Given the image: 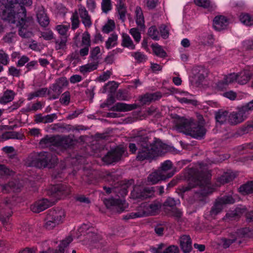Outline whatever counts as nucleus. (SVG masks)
Returning <instances> with one entry per match:
<instances>
[{"mask_svg": "<svg viewBox=\"0 0 253 253\" xmlns=\"http://www.w3.org/2000/svg\"><path fill=\"white\" fill-rule=\"evenodd\" d=\"M19 133L16 131H6L0 135V141H4L8 139H20Z\"/></svg>", "mask_w": 253, "mask_h": 253, "instance_id": "nucleus-37", "label": "nucleus"}, {"mask_svg": "<svg viewBox=\"0 0 253 253\" xmlns=\"http://www.w3.org/2000/svg\"><path fill=\"white\" fill-rule=\"evenodd\" d=\"M176 201L173 198L171 197L168 198L163 204L164 206L166 207H168L171 208L172 209L174 208V207L176 206Z\"/></svg>", "mask_w": 253, "mask_h": 253, "instance_id": "nucleus-63", "label": "nucleus"}, {"mask_svg": "<svg viewBox=\"0 0 253 253\" xmlns=\"http://www.w3.org/2000/svg\"><path fill=\"white\" fill-rule=\"evenodd\" d=\"M180 246L181 250L184 253H189L191 252L192 247V241L189 235H183L179 239Z\"/></svg>", "mask_w": 253, "mask_h": 253, "instance_id": "nucleus-21", "label": "nucleus"}, {"mask_svg": "<svg viewBox=\"0 0 253 253\" xmlns=\"http://www.w3.org/2000/svg\"><path fill=\"white\" fill-rule=\"evenodd\" d=\"M236 240V237L235 235H232L230 239L223 238L221 239V243L223 247L225 249L228 248Z\"/></svg>", "mask_w": 253, "mask_h": 253, "instance_id": "nucleus-49", "label": "nucleus"}, {"mask_svg": "<svg viewBox=\"0 0 253 253\" xmlns=\"http://www.w3.org/2000/svg\"><path fill=\"white\" fill-rule=\"evenodd\" d=\"M126 150L122 147H117L111 149L102 158V161L107 164H112L122 160L124 156H125Z\"/></svg>", "mask_w": 253, "mask_h": 253, "instance_id": "nucleus-4", "label": "nucleus"}, {"mask_svg": "<svg viewBox=\"0 0 253 253\" xmlns=\"http://www.w3.org/2000/svg\"><path fill=\"white\" fill-rule=\"evenodd\" d=\"M224 79L228 85L234 83V82H237V74L234 73L225 76Z\"/></svg>", "mask_w": 253, "mask_h": 253, "instance_id": "nucleus-58", "label": "nucleus"}, {"mask_svg": "<svg viewBox=\"0 0 253 253\" xmlns=\"http://www.w3.org/2000/svg\"><path fill=\"white\" fill-rule=\"evenodd\" d=\"M204 72V70H199L197 68L194 69L193 70L194 78L196 83L198 84L202 83L205 79Z\"/></svg>", "mask_w": 253, "mask_h": 253, "instance_id": "nucleus-39", "label": "nucleus"}, {"mask_svg": "<svg viewBox=\"0 0 253 253\" xmlns=\"http://www.w3.org/2000/svg\"><path fill=\"white\" fill-rule=\"evenodd\" d=\"M49 217L47 216L46 217V222L45 223L44 226L47 229L51 230L57 224H58V223L56 222L55 221L53 220V219L49 220Z\"/></svg>", "mask_w": 253, "mask_h": 253, "instance_id": "nucleus-61", "label": "nucleus"}, {"mask_svg": "<svg viewBox=\"0 0 253 253\" xmlns=\"http://www.w3.org/2000/svg\"><path fill=\"white\" fill-rule=\"evenodd\" d=\"M46 87L42 88L35 92H31L28 95V100H31L36 97L43 96L47 92Z\"/></svg>", "mask_w": 253, "mask_h": 253, "instance_id": "nucleus-42", "label": "nucleus"}, {"mask_svg": "<svg viewBox=\"0 0 253 253\" xmlns=\"http://www.w3.org/2000/svg\"><path fill=\"white\" fill-rule=\"evenodd\" d=\"M189 183L187 185L182 186L179 190L181 193L189 191L192 188L198 187L200 191L195 193L204 196L207 194V185L210 174L205 167L200 165L199 168H192L189 170Z\"/></svg>", "mask_w": 253, "mask_h": 253, "instance_id": "nucleus-2", "label": "nucleus"}, {"mask_svg": "<svg viewBox=\"0 0 253 253\" xmlns=\"http://www.w3.org/2000/svg\"><path fill=\"white\" fill-rule=\"evenodd\" d=\"M72 29L75 30L79 27L80 25V20L79 19L78 12L75 11L71 17Z\"/></svg>", "mask_w": 253, "mask_h": 253, "instance_id": "nucleus-52", "label": "nucleus"}, {"mask_svg": "<svg viewBox=\"0 0 253 253\" xmlns=\"http://www.w3.org/2000/svg\"><path fill=\"white\" fill-rule=\"evenodd\" d=\"M98 62H94L91 61L90 63L81 66L80 71L82 73L84 74L87 72H90L96 70L98 67Z\"/></svg>", "mask_w": 253, "mask_h": 253, "instance_id": "nucleus-32", "label": "nucleus"}, {"mask_svg": "<svg viewBox=\"0 0 253 253\" xmlns=\"http://www.w3.org/2000/svg\"><path fill=\"white\" fill-rule=\"evenodd\" d=\"M118 36L116 34H113L106 42V47L107 49L115 46L117 44Z\"/></svg>", "mask_w": 253, "mask_h": 253, "instance_id": "nucleus-47", "label": "nucleus"}, {"mask_svg": "<svg viewBox=\"0 0 253 253\" xmlns=\"http://www.w3.org/2000/svg\"><path fill=\"white\" fill-rule=\"evenodd\" d=\"M40 144L42 147H59L61 145L62 142L61 141L57 140L55 137H48L47 136L40 141Z\"/></svg>", "mask_w": 253, "mask_h": 253, "instance_id": "nucleus-22", "label": "nucleus"}, {"mask_svg": "<svg viewBox=\"0 0 253 253\" xmlns=\"http://www.w3.org/2000/svg\"><path fill=\"white\" fill-rule=\"evenodd\" d=\"M102 11L107 13L111 9V3L110 0H102L101 3Z\"/></svg>", "mask_w": 253, "mask_h": 253, "instance_id": "nucleus-60", "label": "nucleus"}, {"mask_svg": "<svg viewBox=\"0 0 253 253\" xmlns=\"http://www.w3.org/2000/svg\"><path fill=\"white\" fill-rule=\"evenodd\" d=\"M104 203L107 208L113 207V208L119 213L123 212L126 208V207L124 206L125 201L120 199H115L113 198L105 199L104 201Z\"/></svg>", "mask_w": 253, "mask_h": 253, "instance_id": "nucleus-11", "label": "nucleus"}, {"mask_svg": "<svg viewBox=\"0 0 253 253\" xmlns=\"http://www.w3.org/2000/svg\"><path fill=\"white\" fill-rule=\"evenodd\" d=\"M9 63V56L2 49H0V64L7 65Z\"/></svg>", "mask_w": 253, "mask_h": 253, "instance_id": "nucleus-55", "label": "nucleus"}, {"mask_svg": "<svg viewBox=\"0 0 253 253\" xmlns=\"http://www.w3.org/2000/svg\"><path fill=\"white\" fill-rule=\"evenodd\" d=\"M235 200L231 196H224L217 198L210 211V215L214 217L222 211L224 206L234 203Z\"/></svg>", "mask_w": 253, "mask_h": 253, "instance_id": "nucleus-5", "label": "nucleus"}, {"mask_svg": "<svg viewBox=\"0 0 253 253\" xmlns=\"http://www.w3.org/2000/svg\"><path fill=\"white\" fill-rule=\"evenodd\" d=\"M65 211L60 208L52 209L48 211L47 216L49 217V219H53L58 224L65 217Z\"/></svg>", "mask_w": 253, "mask_h": 253, "instance_id": "nucleus-15", "label": "nucleus"}, {"mask_svg": "<svg viewBox=\"0 0 253 253\" xmlns=\"http://www.w3.org/2000/svg\"><path fill=\"white\" fill-rule=\"evenodd\" d=\"M38 153L33 152L30 154L25 159V165L27 167H35L37 168L38 163Z\"/></svg>", "mask_w": 253, "mask_h": 253, "instance_id": "nucleus-27", "label": "nucleus"}, {"mask_svg": "<svg viewBox=\"0 0 253 253\" xmlns=\"http://www.w3.org/2000/svg\"><path fill=\"white\" fill-rule=\"evenodd\" d=\"M151 46L156 55L161 58L167 57V54L166 52L162 48V46L158 43L152 44Z\"/></svg>", "mask_w": 253, "mask_h": 253, "instance_id": "nucleus-36", "label": "nucleus"}, {"mask_svg": "<svg viewBox=\"0 0 253 253\" xmlns=\"http://www.w3.org/2000/svg\"><path fill=\"white\" fill-rule=\"evenodd\" d=\"M115 27V25L114 21L109 20L108 23L103 26L102 31L105 33H109L113 30Z\"/></svg>", "mask_w": 253, "mask_h": 253, "instance_id": "nucleus-56", "label": "nucleus"}, {"mask_svg": "<svg viewBox=\"0 0 253 253\" xmlns=\"http://www.w3.org/2000/svg\"><path fill=\"white\" fill-rule=\"evenodd\" d=\"M159 32L156 26H151L148 31V34L152 39L158 41L159 40L158 36Z\"/></svg>", "mask_w": 253, "mask_h": 253, "instance_id": "nucleus-50", "label": "nucleus"}, {"mask_svg": "<svg viewBox=\"0 0 253 253\" xmlns=\"http://www.w3.org/2000/svg\"><path fill=\"white\" fill-rule=\"evenodd\" d=\"M172 164L169 161L167 160L162 164L161 166L158 169L163 174L166 175L167 178L171 177L174 174V171L168 172L172 168Z\"/></svg>", "mask_w": 253, "mask_h": 253, "instance_id": "nucleus-24", "label": "nucleus"}, {"mask_svg": "<svg viewBox=\"0 0 253 253\" xmlns=\"http://www.w3.org/2000/svg\"><path fill=\"white\" fill-rule=\"evenodd\" d=\"M80 15L82 22L86 28H90L92 25L90 16L84 7L81 6L79 8L78 15Z\"/></svg>", "mask_w": 253, "mask_h": 253, "instance_id": "nucleus-19", "label": "nucleus"}, {"mask_svg": "<svg viewBox=\"0 0 253 253\" xmlns=\"http://www.w3.org/2000/svg\"><path fill=\"white\" fill-rule=\"evenodd\" d=\"M207 130L205 127L194 121L189 135L196 139H201L205 135Z\"/></svg>", "mask_w": 253, "mask_h": 253, "instance_id": "nucleus-12", "label": "nucleus"}, {"mask_svg": "<svg viewBox=\"0 0 253 253\" xmlns=\"http://www.w3.org/2000/svg\"><path fill=\"white\" fill-rule=\"evenodd\" d=\"M67 41V36L60 37L55 41V48L56 50L63 49L65 48Z\"/></svg>", "mask_w": 253, "mask_h": 253, "instance_id": "nucleus-44", "label": "nucleus"}, {"mask_svg": "<svg viewBox=\"0 0 253 253\" xmlns=\"http://www.w3.org/2000/svg\"><path fill=\"white\" fill-rule=\"evenodd\" d=\"M194 2L197 5L209 8L210 10H212L213 8L212 6L211 5L210 0H194Z\"/></svg>", "mask_w": 253, "mask_h": 253, "instance_id": "nucleus-51", "label": "nucleus"}, {"mask_svg": "<svg viewBox=\"0 0 253 253\" xmlns=\"http://www.w3.org/2000/svg\"><path fill=\"white\" fill-rule=\"evenodd\" d=\"M228 23V20L225 16H216L213 20V27L215 30L220 31L225 29Z\"/></svg>", "mask_w": 253, "mask_h": 253, "instance_id": "nucleus-16", "label": "nucleus"}, {"mask_svg": "<svg viewBox=\"0 0 253 253\" xmlns=\"http://www.w3.org/2000/svg\"><path fill=\"white\" fill-rule=\"evenodd\" d=\"M1 190L3 193H9L11 191L14 192H18L21 190L22 187V184L20 181L14 179L9 181L5 185H2Z\"/></svg>", "mask_w": 253, "mask_h": 253, "instance_id": "nucleus-13", "label": "nucleus"}, {"mask_svg": "<svg viewBox=\"0 0 253 253\" xmlns=\"http://www.w3.org/2000/svg\"><path fill=\"white\" fill-rule=\"evenodd\" d=\"M138 105L136 104H127L125 103H117L109 110L113 111L126 112L136 109Z\"/></svg>", "mask_w": 253, "mask_h": 253, "instance_id": "nucleus-20", "label": "nucleus"}, {"mask_svg": "<svg viewBox=\"0 0 253 253\" xmlns=\"http://www.w3.org/2000/svg\"><path fill=\"white\" fill-rule=\"evenodd\" d=\"M132 55L138 62H144L147 59L146 56L140 52L138 51L134 52L132 54Z\"/></svg>", "mask_w": 253, "mask_h": 253, "instance_id": "nucleus-64", "label": "nucleus"}, {"mask_svg": "<svg viewBox=\"0 0 253 253\" xmlns=\"http://www.w3.org/2000/svg\"><path fill=\"white\" fill-rule=\"evenodd\" d=\"M117 12L119 16V19L122 22H125L126 20V16L127 12L126 7L124 3V1H120L119 4L117 7Z\"/></svg>", "mask_w": 253, "mask_h": 253, "instance_id": "nucleus-33", "label": "nucleus"}, {"mask_svg": "<svg viewBox=\"0 0 253 253\" xmlns=\"http://www.w3.org/2000/svg\"><path fill=\"white\" fill-rule=\"evenodd\" d=\"M247 117L245 112L242 107H240L237 111L233 112L229 115L228 122L231 125H237L244 122Z\"/></svg>", "mask_w": 253, "mask_h": 253, "instance_id": "nucleus-10", "label": "nucleus"}, {"mask_svg": "<svg viewBox=\"0 0 253 253\" xmlns=\"http://www.w3.org/2000/svg\"><path fill=\"white\" fill-rule=\"evenodd\" d=\"M52 205V203L47 199H43L37 202L31 207V210L36 213L40 212Z\"/></svg>", "mask_w": 253, "mask_h": 253, "instance_id": "nucleus-18", "label": "nucleus"}, {"mask_svg": "<svg viewBox=\"0 0 253 253\" xmlns=\"http://www.w3.org/2000/svg\"><path fill=\"white\" fill-rule=\"evenodd\" d=\"M154 188H145L141 192L139 197L142 199H145L151 197L154 194Z\"/></svg>", "mask_w": 253, "mask_h": 253, "instance_id": "nucleus-46", "label": "nucleus"}, {"mask_svg": "<svg viewBox=\"0 0 253 253\" xmlns=\"http://www.w3.org/2000/svg\"><path fill=\"white\" fill-rule=\"evenodd\" d=\"M237 83L240 84H245L253 77V73L248 70H244L237 74Z\"/></svg>", "mask_w": 253, "mask_h": 253, "instance_id": "nucleus-23", "label": "nucleus"}, {"mask_svg": "<svg viewBox=\"0 0 253 253\" xmlns=\"http://www.w3.org/2000/svg\"><path fill=\"white\" fill-rule=\"evenodd\" d=\"M195 120L192 118L178 117L175 121V126L180 132L189 135Z\"/></svg>", "mask_w": 253, "mask_h": 253, "instance_id": "nucleus-8", "label": "nucleus"}, {"mask_svg": "<svg viewBox=\"0 0 253 253\" xmlns=\"http://www.w3.org/2000/svg\"><path fill=\"white\" fill-rule=\"evenodd\" d=\"M167 179L166 175L162 174L158 169L150 174L148 177V181L152 184L157 183L160 181L165 180Z\"/></svg>", "mask_w": 253, "mask_h": 253, "instance_id": "nucleus-25", "label": "nucleus"}, {"mask_svg": "<svg viewBox=\"0 0 253 253\" xmlns=\"http://www.w3.org/2000/svg\"><path fill=\"white\" fill-rule=\"evenodd\" d=\"M235 177V175L232 172L228 171L218 177L217 182L220 184H224L232 181Z\"/></svg>", "mask_w": 253, "mask_h": 253, "instance_id": "nucleus-31", "label": "nucleus"}, {"mask_svg": "<svg viewBox=\"0 0 253 253\" xmlns=\"http://www.w3.org/2000/svg\"><path fill=\"white\" fill-rule=\"evenodd\" d=\"M162 95L160 92H156L153 93H147L141 96L139 98V101L143 104H150L153 101L160 99Z\"/></svg>", "mask_w": 253, "mask_h": 253, "instance_id": "nucleus-17", "label": "nucleus"}, {"mask_svg": "<svg viewBox=\"0 0 253 253\" xmlns=\"http://www.w3.org/2000/svg\"><path fill=\"white\" fill-rule=\"evenodd\" d=\"M51 194L54 197L61 198L69 194L70 190L66 185L62 184L53 185L51 188Z\"/></svg>", "mask_w": 253, "mask_h": 253, "instance_id": "nucleus-14", "label": "nucleus"}, {"mask_svg": "<svg viewBox=\"0 0 253 253\" xmlns=\"http://www.w3.org/2000/svg\"><path fill=\"white\" fill-rule=\"evenodd\" d=\"M39 154L37 168L39 169L52 168L56 163V158L52 154L47 152H41Z\"/></svg>", "mask_w": 253, "mask_h": 253, "instance_id": "nucleus-7", "label": "nucleus"}, {"mask_svg": "<svg viewBox=\"0 0 253 253\" xmlns=\"http://www.w3.org/2000/svg\"><path fill=\"white\" fill-rule=\"evenodd\" d=\"M100 53V49L99 46H96L92 49L90 53V58L91 61L98 62L99 58V53Z\"/></svg>", "mask_w": 253, "mask_h": 253, "instance_id": "nucleus-45", "label": "nucleus"}, {"mask_svg": "<svg viewBox=\"0 0 253 253\" xmlns=\"http://www.w3.org/2000/svg\"><path fill=\"white\" fill-rule=\"evenodd\" d=\"M241 22L247 26L253 25V19L248 14H241L240 16Z\"/></svg>", "mask_w": 253, "mask_h": 253, "instance_id": "nucleus-48", "label": "nucleus"}, {"mask_svg": "<svg viewBox=\"0 0 253 253\" xmlns=\"http://www.w3.org/2000/svg\"><path fill=\"white\" fill-rule=\"evenodd\" d=\"M12 3L14 4V16L25 17L26 10L24 6H30L32 3V0H11Z\"/></svg>", "mask_w": 253, "mask_h": 253, "instance_id": "nucleus-9", "label": "nucleus"}, {"mask_svg": "<svg viewBox=\"0 0 253 253\" xmlns=\"http://www.w3.org/2000/svg\"><path fill=\"white\" fill-rule=\"evenodd\" d=\"M61 103L65 105H68L70 101V94L69 92L66 91L62 94L61 97L60 99Z\"/></svg>", "mask_w": 253, "mask_h": 253, "instance_id": "nucleus-59", "label": "nucleus"}, {"mask_svg": "<svg viewBox=\"0 0 253 253\" xmlns=\"http://www.w3.org/2000/svg\"><path fill=\"white\" fill-rule=\"evenodd\" d=\"M228 112L226 111H219L215 114V119L220 125L224 124L227 120Z\"/></svg>", "mask_w": 253, "mask_h": 253, "instance_id": "nucleus-40", "label": "nucleus"}, {"mask_svg": "<svg viewBox=\"0 0 253 253\" xmlns=\"http://www.w3.org/2000/svg\"><path fill=\"white\" fill-rule=\"evenodd\" d=\"M253 130V122L248 124L239 129L236 132V134L241 136L248 133Z\"/></svg>", "mask_w": 253, "mask_h": 253, "instance_id": "nucleus-43", "label": "nucleus"}, {"mask_svg": "<svg viewBox=\"0 0 253 253\" xmlns=\"http://www.w3.org/2000/svg\"><path fill=\"white\" fill-rule=\"evenodd\" d=\"M253 230L249 228H244L239 230L238 233L242 237L253 238Z\"/></svg>", "mask_w": 253, "mask_h": 253, "instance_id": "nucleus-53", "label": "nucleus"}, {"mask_svg": "<svg viewBox=\"0 0 253 253\" xmlns=\"http://www.w3.org/2000/svg\"><path fill=\"white\" fill-rule=\"evenodd\" d=\"M14 6L11 0H0V16L2 20L8 21L15 16Z\"/></svg>", "mask_w": 253, "mask_h": 253, "instance_id": "nucleus-6", "label": "nucleus"}, {"mask_svg": "<svg viewBox=\"0 0 253 253\" xmlns=\"http://www.w3.org/2000/svg\"><path fill=\"white\" fill-rule=\"evenodd\" d=\"M49 90H48L47 92L48 95H50L51 93V90H52L53 92L54 93L53 94H52L51 97L49 98V99H55L56 98H58L59 96V95L61 94V93L62 92V88H61L60 86H58L55 84H53L51 87L49 88Z\"/></svg>", "mask_w": 253, "mask_h": 253, "instance_id": "nucleus-34", "label": "nucleus"}, {"mask_svg": "<svg viewBox=\"0 0 253 253\" xmlns=\"http://www.w3.org/2000/svg\"><path fill=\"white\" fill-rule=\"evenodd\" d=\"M135 13L136 15V23L138 26L141 29H144L145 28L144 25V18L142 10L140 6L136 7Z\"/></svg>", "mask_w": 253, "mask_h": 253, "instance_id": "nucleus-28", "label": "nucleus"}, {"mask_svg": "<svg viewBox=\"0 0 253 253\" xmlns=\"http://www.w3.org/2000/svg\"><path fill=\"white\" fill-rule=\"evenodd\" d=\"M82 43L85 46H90V36L87 31L84 32L83 34Z\"/></svg>", "mask_w": 253, "mask_h": 253, "instance_id": "nucleus-57", "label": "nucleus"}, {"mask_svg": "<svg viewBox=\"0 0 253 253\" xmlns=\"http://www.w3.org/2000/svg\"><path fill=\"white\" fill-rule=\"evenodd\" d=\"M132 141L135 143L129 144V151L132 154L137 152L136 159L139 161L151 162L159 154L164 153L166 147L160 140L152 138L150 134L144 130L137 131L133 137Z\"/></svg>", "mask_w": 253, "mask_h": 253, "instance_id": "nucleus-1", "label": "nucleus"}, {"mask_svg": "<svg viewBox=\"0 0 253 253\" xmlns=\"http://www.w3.org/2000/svg\"><path fill=\"white\" fill-rule=\"evenodd\" d=\"M239 191L244 194L253 193V180L241 185L239 188Z\"/></svg>", "mask_w": 253, "mask_h": 253, "instance_id": "nucleus-35", "label": "nucleus"}, {"mask_svg": "<svg viewBox=\"0 0 253 253\" xmlns=\"http://www.w3.org/2000/svg\"><path fill=\"white\" fill-rule=\"evenodd\" d=\"M122 37V45L124 46L129 47L131 49L135 48V45L133 44L132 41L128 35L123 33Z\"/></svg>", "mask_w": 253, "mask_h": 253, "instance_id": "nucleus-41", "label": "nucleus"}, {"mask_svg": "<svg viewBox=\"0 0 253 253\" xmlns=\"http://www.w3.org/2000/svg\"><path fill=\"white\" fill-rule=\"evenodd\" d=\"M37 17L39 24L42 27H45L48 25L49 20L43 10H39L37 14Z\"/></svg>", "mask_w": 253, "mask_h": 253, "instance_id": "nucleus-30", "label": "nucleus"}, {"mask_svg": "<svg viewBox=\"0 0 253 253\" xmlns=\"http://www.w3.org/2000/svg\"><path fill=\"white\" fill-rule=\"evenodd\" d=\"M16 95V93L12 90L7 89L0 97V103L5 104L12 101Z\"/></svg>", "mask_w": 253, "mask_h": 253, "instance_id": "nucleus-29", "label": "nucleus"}, {"mask_svg": "<svg viewBox=\"0 0 253 253\" xmlns=\"http://www.w3.org/2000/svg\"><path fill=\"white\" fill-rule=\"evenodd\" d=\"M241 209H236L235 210L231 211L226 214V217L230 219H235L239 218L242 213Z\"/></svg>", "mask_w": 253, "mask_h": 253, "instance_id": "nucleus-54", "label": "nucleus"}, {"mask_svg": "<svg viewBox=\"0 0 253 253\" xmlns=\"http://www.w3.org/2000/svg\"><path fill=\"white\" fill-rule=\"evenodd\" d=\"M161 208V205L158 202H154L146 208L148 215H155Z\"/></svg>", "mask_w": 253, "mask_h": 253, "instance_id": "nucleus-38", "label": "nucleus"}, {"mask_svg": "<svg viewBox=\"0 0 253 253\" xmlns=\"http://www.w3.org/2000/svg\"><path fill=\"white\" fill-rule=\"evenodd\" d=\"M130 33L133 37L134 40L137 42H138L141 39V35L140 32L136 28H131L130 30Z\"/></svg>", "mask_w": 253, "mask_h": 253, "instance_id": "nucleus-62", "label": "nucleus"}, {"mask_svg": "<svg viewBox=\"0 0 253 253\" xmlns=\"http://www.w3.org/2000/svg\"><path fill=\"white\" fill-rule=\"evenodd\" d=\"M73 241V238L71 236H69L65 239L63 240L59 245V251H54L52 250L49 249L48 251L43 252L42 253H64V248L67 247L69 244Z\"/></svg>", "mask_w": 253, "mask_h": 253, "instance_id": "nucleus-26", "label": "nucleus"}, {"mask_svg": "<svg viewBox=\"0 0 253 253\" xmlns=\"http://www.w3.org/2000/svg\"><path fill=\"white\" fill-rule=\"evenodd\" d=\"M11 20L8 22L11 25H15L19 27V35L24 38H29L33 36V33L28 28L32 26L34 23L33 19L31 17H22L15 16Z\"/></svg>", "mask_w": 253, "mask_h": 253, "instance_id": "nucleus-3", "label": "nucleus"}]
</instances>
